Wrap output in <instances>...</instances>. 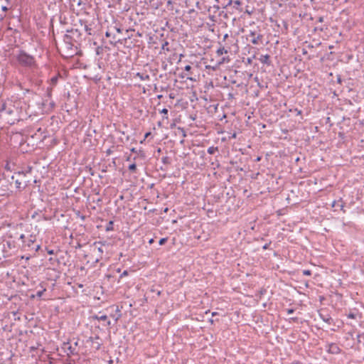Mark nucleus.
Here are the masks:
<instances>
[{"label":"nucleus","instance_id":"nucleus-14","mask_svg":"<svg viewBox=\"0 0 364 364\" xmlns=\"http://www.w3.org/2000/svg\"><path fill=\"white\" fill-rule=\"evenodd\" d=\"M18 239L22 240V242L23 243V247H25L26 245H27L28 247H31V245H34V241L33 240H31V239H29L28 240L27 243L25 244L26 243V241L24 240L25 235L23 234L20 235Z\"/></svg>","mask_w":364,"mask_h":364},{"label":"nucleus","instance_id":"nucleus-33","mask_svg":"<svg viewBox=\"0 0 364 364\" xmlns=\"http://www.w3.org/2000/svg\"><path fill=\"white\" fill-rule=\"evenodd\" d=\"M97 245H100L101 246L106 245V241H97L93 243L94 246H96Z\"/></svg>","mask_w":364,"mask_h":364},{"label":"nucleus","instance_id":"nucleus-51","mask_svg":"<svg viewBox=\"0 0 364 364\" xmlns=\"http://www.w3.org/2000/svg\"><path fill=\"white\" fill-rule=\"evenodd\" d=\"M317 30H319V31H323V28H321V27H319V28L316 27V28H314V31H317Z\"/></svg>","mask_w":364,"mask_h":364},{"label":"nucleus","instance_id":"nucleus-21","mask_svg":"<svg viewBox=\"0 0 364 364\" xmlns=\"http://www.w3.org/2000/svg\"><path fill=\"white\" fill-rule=\"evenodd\" d=\"M84 28H85V31H86V33L91 36L93 34V30L91 27V25H87V24H85V26H84Z\"/></svg>","mask_w":364,"mask_h":364},{"label":"nucleus","instance_id":"nucleus-1","mask_svg":"<svg viewBox=\"0 0 364 364\" xmlns=\"http://www.w3.org/2000/svg\"><path fill=\"white\" fill-rule=\"evenodd\" d=\"M16 237L11 234H7L5 238H1V253L4 257H8L11 255V252L14 251L16 247V242L15 241Z\"/></svg>","mask_w":364,"mask_h":364},{"label":"nucleus","instance_id":"nucleus-32","mask_svg":"<svg viewBox=\"0 0 364 364\" xmlns=\"http://www.w3.org/2000/svg\"><path fill=\"white\" fill-rule=\"evenodd\" d=\"M136 75L139 76L141 80H144V79L149 78V75H148L141 74L139 73H138L136 74Z\"/></svg>","mask_w":364,"mask_h":364},{"label":"nucleus","instance_id":"nucleus-20","mask_svg":"<svg viewBox=\"0 0 364 364\" xmlns=\"http://www.w3.org/2000/svg\"><path fill=\"white\" fill-rule=\"evenodd\" d=\"M161 161L164 165H170L171 164V159L170 157L165 156L161 158Z\"/></svg>","mask_w":364,"mask_h":364},{"label":"nucleus","instance_id":"nucleus-54","mask_svg":"<svg viewBox=\"0 0 364 364\" xmlns=\"http://www.w3.org/2000/svg\"><path fill=\"white\" fill-rule=\"evenodd\" d=\"M154 240L153 238H151V239H150V240H149V243L150 245H151V244H152V243H154Z\"/></svg>","mask_w":364,"mask_h":364},{"label":"nucleus","instance_id":"nucleus-17","mask_svg":"<svg viewBox=\"0 0 364 364\" xmlns=\"http://www.w3.org/2000/svg\"><path fill=\"white\" fill-rule=\"evenodd\" d=\"M332 207L339 208L341 210H343L344 208V203L342 200L340 201H333L332 204Z\"/></svg>","mask_w":364,"mask_h":364},{"label":"nucleus","instance_id":"nucleus-13","mask_svg":"<svg viewBox=\"0 0 364 364\" xmlns=\"http://www.w3.org/2000/svg\"><path fill=\"white\" fill-rule=\"evenodd\" d=\"M319 315V317L326 323H328V324H331V321H332V318L328 315V314H326L324 315L323 313L321 312H319L318 314Z\"/></svg>","mask_w":364,"mask_h":364},{"label":"nucleus","instance_id":"nucleus-60","mask_svg":"<svg viewBox=\"0 0 364 364\" xmlns=\"http://www.w3.org/2000/svg\"><path fill=\"white\" fill-rule=\"evenodd\" d=\"M291 319H292L293 321H297V319H298V318H297L296 317H295V318H291Z\"/></svg>","mask_w":364,"mask_h":364},{"label":"nucleus","instance_id":"nucleus-37","mask_svg":"<svg viewBox=\"0 0 364 364\" xmlns=\"http://www.w3.org/2000/svg\"><path fill=\"white\" fill-rule=\"evenodd\" d=\"M46 291V289H43V290H42V291H37V293H36V296H37L38 297H41V296H42V295L43 294V293H44V291Z\"/></svg>","mask_w":364,"mask_h":364},{"label":"nucleus","instance_id":"nucleus-57","mask_svg":"<svg viewBox=\"0 0 364 364\" xmlns=\"http://www.w3.org/2000/svg\"><path fill=\"white\" fill-rule=\"evenodd\" d=\"M157 97H158L159 99H161V98H162V97H163V95H158V96H157Z\"/></svg>","mask_w":364,"mask_h":364},{"label":"nucleus","instance_id":"nucleus-5","mask_svg":"<svg viewBox=\"0 0 364 364\" xmlns=\"http://www.w3.org/2000/svg\"><path fill=\"white\" fill-rule=\"evenodd\" d=\"M66 54L69 56H73L77 54V46L74 43H63Z\"/></svg>","mask_w":364,"mask_h":364},{"label":"nucleus","instance_id":"nucleus-24","mask_svg":"<svg viewBox=\"0 0 364 364\" xmlns=\"http://www.w3.org/2000/svg\"><path fill=\"white\" fill-rule=\"evenodd\" d=\"M113 225H114V222L112 220H110L108 224L106 226V228H105V230L107 232H109V231H112L113 230Z\"/></svg>","mask_w":364,"mask_h":364},{"label":"nucleus","instance_id":"nucleus-16","mask_svg":"<svg viewBox=\"0 0 364 364\" xmlns=\"http://www.w3.org/2000/svg\"><path fill=\"white\" fill-rule=\"evenodd\" d=\"M232 3H233V4H234L233 7H234L235 9H236L237 10H239L240 11H242V8H240V6H241V4H242V2H241L240 0H235V1H232V0H230V1L228 2V5H230Z\"/></svg>","mask_w":364,"mask_h":364},{"label":"nucleus","instance_id":"nucleus-22","mask_svg":"<svg viewBox=\"0 0 364 364\" xmlns=\"http://www.w3.org/2000/svg\"><path fill=\"white\" fill-rule=\"evenodd\" d=\"M216 53L218 56H221L222 55L227 53L228 50L224 47H222V48H219L217 50Z\"/></svg>","mask_w":364,"mask_h":364},{"label":"nucleus","instance_id":"nucleus-61","mask_svg":"<svg viewBox=\"0 0 364 364\" xmlns=\"http://www.w3.org/2000/svg\"><path fill=\"white\" fill-rule=\"evenodd\" d=\"M160 168H161V170H163V171H166V168H164V167H161Z\"/></svg>","mask_w":364,"mask_h":364},{"label":"nucleus","instance_id":"nucleus-58","mask_svg":"<svg viewBox=\"0 0 364 364\" xmlns=\"http://www.w3.org/2000/svg\"><path fill=\"white\" fill-rule=\"evenodd\" d=\"M330 122V117L326 118V123Z\"/></svg>","mask_w":364,"mask_h":364},{"label":"nucleus","instance_id":"nucleus-39","mask_svg":"<svg viewBox=\"0 0 364 364\" xmlns=\"http://www.w3.org/2000/svg\"><path fill=\"white\" fill-rule=\"evenodd\" d=\"M287 312L288 314H291L294 312V309H287Z\"/></svg>","mask_w":364,"mask_h":364},{"label":"nucleus","instance_id":"nucleus-34","mask_svg":"<svg viewBox=\"0 0 364 364\" xmlns=\"http://www.w3.org/2000/svg\"><path fill=\"white\" fill-rule=\"evenodd\" d=\"M15 184H16V187L17 188H18V189H20V188H23V187L21 186V181H19L18 179H16V180L15 181Z\"/></svg>","mask_w":364,"mask_h":364},{"label":"nucleus","instance_id":"nucleus-62","mask_svg":"<svg viewBox=\"0 0 364 364\" xmlns=\"http://www.w3.org/2000/svg\"><path fill=\"white\" fill-rule=\"evenodd\" d=\"M232 137V138H235V137H236V134H235H235H233Z\"/></svg>","mask_w":364,"mask_h":364},{"label":"nucleus","instance_id":"nucleus-9","mask_svg":"<svg viewBox=\"0 0 364 364\" xmlns=\"http://www.w3.org/2000/svg\"><path fill=\"white\" fill-rule=\"evenodd\" d=\"M341 348L336 343H331L328 345L327 351L331 354H338L341 352Z\"/></svg>","mask_w":364,"mask_h":364},{"label":"nucleus","instance_id":"nucleus-56","mask_svg":"<svg viewBox=\"0 0 364 364\" xmlns=\"http://www.w3.org/2000/svg\"><path fill=\"white\" fill-rule=\"evenodd\" d=\"M107 326H110L111 325V321L109 320H107Z\"/></svg>","mask_w":364,"mask_h":364},{"label":"nucleus","instance_id":"nucleus-31","mask_svg":"<svg viewBox=\"0 0 364 364\" xmlns=\"http://www.w3.org/2000/svg\"><path fill=\"white\" fill-rule=\"evenodd\" d=\"M167 240H168L167 237H163L159 240V243L160 245H164L167 242Z\"/></svg>","mask_w":364,"mask_h":364},{"label":"nucleus","instance_id":"nucleus-8","mask_svg":"<svg viewBox=\"0 0 364 364\" xmlns=\"http://www.w3.org/2000/svg\"><path fill=\"white\" fill-rule=\"evenodd\" d=\"M250 42L254 45H259L262 43V36L261 34H257L256 36L255 31H250Z\"/></svg>","mask_w":364,"mask_h":364},{"label":"nucleus","instance_id":"nucleus-30","mask_svg":"<svg viewBox=\"0 0 364 364\" xmlns=\"http://www.w3.org/2000/svg\"><path fill=\"white\" fill-rule=\"evenodd\" d=\"M58 80V76H54L51 79H50V85H54L57 83V81Z\"/></svg>","mask_w":364,"mask_h":364},{"label":"nucleus","instance_id":"nucleus-41","mask_svg":"<svg viewBox=\"0 0 364 364\" xmlns=\"http://www.w3.org/2000/svg\"><path fill=\"white\" fill-rule=\"evenodd\" d=\"M245 63H246L247 64H250H250H252V59L251 58H247V60H246V62H245Z\"/></svg>","mask_w":364,"mask_h":364},{"label":"nucleus","instance_id":"nucleus-52","mask_svg":"<svg viewBox=\"0 0 364 364\" xmlns=\"http://www.w3.org/2000/svg\"><path fill=\"white\" fill-rule=\"evenodd\" d=\"M228 96H229V98H233L234 97V95L232 92H229L228 93Z\"/></svg>","mask_w":364,"mask_h":364},{"label":"nucleus","instance_id":"nucleus-53","mask_svg":"<svg viewBox=\"0 0 364 364\" xmlns=\"http://www.w3.org/2000/svg\"><path fill=\"white\" fill-rule=\"evenodd\" d=\"M290 364H302V363H301L300 361H294Z\"/></svg>","mask_w":364,"mask_h":364},{"label":"nucleus","instance_id":"nucleus-26","mask_svg":"<svg viewBox=\"0 0 364 364\" xmlns=\"http://www.w3.org/2000/svg\"><path fill=\"white\" fill-rule=\"evenodd\" d=\"M128 168L131 172L134 173L136 171V165L135 164H132L129 166Z\"/></svg>","mask_w":364,"mask_h":364},{"label":"nucleus","instance_id":"nucleus-64","mask_svg":"<svg viewBox=\"0 0 364 364\" xmlns=\"http://www.w3.org/2000/svg\"><path fill=\"white\" fill-rule=\"evenodd\" d=\"M131 151H132V152H135V149H134V148H133V149H132V150H131Z\"/></svg>","mask_w":364,"mask_h":364},{"label":"nucleus","instance_id":"nucleus-12","mask_svg":"<svg viewBox=\"0 0 364 364\" xmlns=\"http://www.w3.org/2000/svg\"><path fill=\"white\" fill-rule=\"evenodd\" d=\"M192 69V67L189 65H187L184 68V72L182 73L183 77H186L187 79H189L191 80H193L192 77H190V75H192V73L191 72Z\"/></svg>","mask_w":364,"mask_h":364},{"label":"nucleus","instance_id":"nucleus-43","mask_svg":"<svg viewBox=\"0 0 364 364\" xmlns=\"http://www.w3.org/2000/svg\"><path fill=\"white\" fill-rule=\"evenodd\" d=\"M7 10H8L7 6H0V11H4V12H6Z\"/></svg>","mask_w":364,"mask_h":364},{"label":"nucleus","instance_id":"nucleus-59","mask_svg":"<svg viewBox=\"0 0 364 364\" xmlns=\"http://www.w3.org/2000/svg\"><path fill=\"white\" fill-rule=\"evenodd\" d=\"M217 314H218V313H217V312H213V313L212 314V316H216Z\"/></svg>","mask_w":364,"mask_h":364},{"label":"nucleus","instance_id":"nucleus-35","mask_svg":"<svg viewBox=\"0 0 364 364\" xmlns=\"http://www.w3.org/2000/svg\"><path fill=\"white\" fill-rule=\"evenodd\" d=\"M168 43L167 41H165L163 44H162V49L163 50H169L168 48Z\"/></svg>","mask_w":364,"mask_h":364},{"label":"nucleus","instance_id":"nucleus-63","mask_svg":"<svg viewBox=\"0 0 364 364\" xmlns=\"http://www.w3.org/2000/svg\"><path fill=\"white\" fill-rule=\"evenodd\" d=\"M262 127L263 129H264V128L266 127V125H265V124H262Z\"/></svg>","mask_w":364,"mask_h":364},{"label":"nucleus","instance_id":"nucleus-45","mask_svg":"<svg viewBox=\"0 0 364 364\" xmlns=\"http://www.w3.org/2000/svg\"><path fill=\"white\" fill-rule=\"evenodd\" d=\"M97 251L102 255L104 252V250L102 247H97Z\"/></svg>","mask_w":364,"mask_h":364},{"label":"nucleus","instance_id":"nucleus-11","mask_svg":"<svg viewBox=\"0 0 364 364\" xmlns=\"http://www.w3.org/2000/svg\"><path fill=\"white\" fill-rule=\"evenodd\" d=\"M188 102L186 98H181L176 100V103L174 104V106H178L181 107L182 109H185L188 107Z\"/></svg>","mask_w":364,"mask_h":364},{"label":"nucleus","instance_id":"nucleus-46","mask_svg":"<svg viewBox=\"0 0 364 364\" xmlns=\"http://www.w3.org/2000/svg\"><path fill=\"white\" fill-rule=\"evenodd\" d=\"M269 245H270V243H267V244H265V245L263 246V247H262V248H263L264 250H267V249L269 248Z\"/></svg>","mask_w":364,"mask_h":364},{"label":"nucleus","instance_id":"nucleus-44","mask_svg":"<svg viewBox=\"0 0 364 364\" xmlns=\"http://www.w3.org/2000/svg\"><path fill=\"white\" fill-rule=\"evenodd\" d=\"M6 1V0H0V6H7L4 2Z\"/></svg>","mask_w":364,"mask_h":364},{"label":"nucleus","instance_id":"nucleus-36","mask_svg":"<svg viewBox=\"0 0 364 364\" xmlns=\"http://www.w3.org/2000/svg\"><path fill=\"white\" fill-rule=\"evenodd\" d=\"M303 274L306 276H310L311 274V270L305 269L303 271Z\"/></svg>","mask_w":364,"mask_h":364},{"label":"nucleus","instance_id":"nucleus-38","mask_svg":"<svg viewBox=\"0 0 364 364\" xmlns=\"http://www.w3.org/2000/svg\"><path fill=\"white\" fill-rule=\"evenodd\" d=\"M6 16V12L4 11H0V21L2 20Z\"/></svg>","mask_w":364,"mask_h":364},{"label":"nucleus","instance_id":"nucleus-40","mask_svg":"<svg viewBox=\"0 0 364 364\" xmlns=\"http://www.w3.org/2000/svg\"><path fill=\"white\" fill-rule=\"evenodd\" d=\"M355 316L356 315L353 313H350L348 315V317L350 318H355Z\"/></svg>","mask_w":364,"mask_h":364},{"label":"nucleus","instance_id":"nucleus-50","mask_svg":"<svg viewBox=\"0 0 364 364\" xmlns=\"http://www.w3.org/2000/svg\"><path fill=\"white\" fill-rule=\"evenodd\" d=\"M36 247H33L32 248L36 250V251H37L39 248H40V245H35Z\"/></svg>","mask_w":364,"mask_h":364},{"label":"nucleus","instance_id":"nucleus-15","mask_svg":"<svg viewBox=\"0 0 364 364\" xmlns=\"http://www.w3.org/2000/svg\"><path fill=\"white\" fill-rule=\"evenodd\" d=\"M189 94H190V96H188V99L191 102V106H192L193 107H195V105L193 104V102L198 100L196 92H189Z\"/></svg>","mask_w":364,"mask_h":364},{"label":"nucleus","instance_id":"nucleus-27","mask_svg":"<svg viewBox=\"0 0 364 364\" xmlns=\"http://www.w3.org/2000/svg\"><path fill=\"white\" fill-rule=\"evenodd\" d=\"M161 113L164 114V116L163 117V120L164 119H168V109L166 108H164L163 109H161Z\"/></svg>","mask_w":364,"mask_h":364},{"label":"nucleus","instance_id":"nucleus-6","mask_svg":"<svg viewBox=\"0 0 364 364\" xmlns=\"http://www.w3.org/2000/svg\"><path fill=\"white\" fill-rule=\"evenodd\" d=\"M100 340V338L98 335H96L95 336L92 337L90 336L87 338V343H91L92 347L95 348L96 350H100L102 343L99 341Z\"/></svg>","mask_w":364,"mask_h":364},{"label":"nucleus","instance_id":"nucleus-18","mask_svg":"<svg viewBox=\"0 0 364 364\" xmlns=\"http://www.w3.org/2000/svg\"><path fill=\"white\" fill-rule=\"evenodd\" d=\"M225 61H229L228 57L222 58L221 60L218 61L215 66H213V70H216L221 64L224 63Z\"/></svg>","mask_w":364,"mask_h":364},{"label":"nucleus","instance_id":"nucleus-55","mask_svg":"<svg viewBox=\"0 0 364 364\" xmlns=\"http://www.w3.org/2000/svg\"><path fill=\"white\" fill-rule=\"evenodd\" d=\"M337 81H338V82L341 83V77H340V76H338V77H337Z\"/></svg>","mask_w":364,"mask_h":364},{"label":"nucleus","instance_id":"nucleus-42","mask_svg":"<svg viewBox=\"0 0 364 364\" xmlns=\"http://www.w3.org/2000/svg\"><path fill=\"white\" fill-rule=\"evenodd\" d=\"M127 275H128V272H127V270H124V271L122 272V274H121V275H120V278H122V277H124V276H127Z\"/></svg>","mask_w":364,"mask_h":364},{"label":"nucleus","instance_id":"nucleus-23","mask_svg":"<svg viewBox=\"0 0 364 364\" xmlns=\"http://www.w3.org/2000/svg\"><path fill=\"white\" fill-rule=\"evenodd\" d=\"M218 151V148L217 146H210L208 149L207 151L209 154H214Z\"/></svg>","mask_w":364,"mask_h":364},{"label":"nucleus","instance_id":"nucleus-28","mask_svg":"<svg viewBox=\"0 0 364 364\" xmlns=\"http://www.w3.org/2000/svg\"><path fill=\"white\" fill-rule=\"evenodd\" d=\"M151 291L153 293H155L158 296H159L161 294V290H159L158 289H155L154 287L151 289Z\"/></svg>","mask_w":364,"mask_h":364},{"label":"nucleus","instance_id":"nucleus-25","mask_svg":"<svg viewBox=\"0 0 364 364\" xmlns=\"http://www.w3.org/2000/svg\"><path fill=\"white\" fill-rule=\"evenodd\" d=\"M93 318L94 319H97L98 321H107V316L106 315H102V316L95 315V316H93Z\"/></svg>","mask_w":364,"mask_h":364},{"label":"nucleus","instance_id":"nucleus-2","mask_svg":"<svg viewBox=\"0 0 364 364\" xmlns=\"http://www.w3.org/2000/svg\"><path fill=\"white\" fill-rule=\"evenodd\" d=\"M16 58L18 64L23 67L32 68L36 65L34 57L24 50H19Z\"/></svg>","mask_w":364,"mask_h":364},{"label":"nucleus","instance_id":"nucleus-3","mask_svg":"<svg viewBox=\"0 0 364 364\" xmlns=\"http://www.w3.org/2000/svg\"><path fill=\"white\" fill-rule=\"evenodd\" d=\"M123 29L121 27H117V26H110L108 28L107 31L105 33V36L107 38H110V43L116 44L118 42H122L125 38H120L119 34L122 33Z\"/></svg>","mask_w":364,"mask_h":364},{"label":"nucleus","instance_id":"nucleus-29","mask_svg":"<svg viewBox=\"0 0 364 364\" xmlns=\"http://www.w3.org/2000/svg\"><path fill=\"white\" fill-rule=\"evenodd\" d=\"M49 261L50 262V263H51L53 265H55V263H56L57 264H58L60 263V262H59V259H55V258H53V257H50V258L49 259Z\"/></svg>","mask_w":364,"mask_h":364},{"label":"nucleus","instance_id":"nucleus-48","mask_svg":"<svg viewBox=\"0 0 364 364\" xmlns=\"http://www.w3.org/2000/svg\"><path fill=\"white\" fill-rule=\"evenodd\" d=\"M47 252L49 255H53L54 254V250H47Z\"/></svg>","mask_w":364,"mask_h":364},{"label":"nucleus","instance_id":"nucleus-19","mask_svg":"<svg viewBox=\"0 0 364 364\" xmlns=\"http://www.w3.org/2000/svg\"><path fill=\"white\" fill-rule=\"evenodd\" d=\"M168 97H169L170 101L169 102L167 101L166 103H168V106L169 107H171L172 105H174V104H175V103H173V100L175 99L176 95H174L173 92H170L168 95Z\"/></svg>","mask_w":364,"mask_h":364},{"label":"nucleus","instance_id":"nucleus-4","mask_svg":"<svg viewBox=\"0 0 364 364\" xmlns=\"http://www.w3.org/2000/svg\"><path fill=\"white\" fill-rule=\"evenodd\" d=\"M80 36L77 29L68 30L67 33L63 36V43H77V38Z\"/></svg>","mask_w":364,"mask_h":364},{"label":"nucleus","instance_id":"nucleus-10","mask_svg":"<svg viewBox=\"0 0 364 364\" xmlns=\"http://www.w3.org/2000/svg\"><path fill=\"white\" fill-rule=\"evenodd\" d=\"M258 60L264 65H272V61L270 60V55L268 54L261 55Z\"/></svg>","mask_w":364,"mask_h":364},{"label":"nucleus","instance_id":"nucleus-7","mask_svg":"<svg viewBox=\"0 0 364 364\" xmlns=\"http://www.w3.org/2000/svg\"><path fill=\"white\" fill-rule=\"evenodd\" d=\"M46 99L43 100L42 105L44 107H48V109H53L55 106V103L51 100V92H46Z\"/></svg>","mask_w":364,"mask_h":364},{"label":"nucleus","instance_id":"nucleus-49","mask_svg":"<svg viewBox=\"0 0 364 364\" xmlns=\"http://www.w3.org/2000/svg\"><path fill=\"white\" fill-rule=\"evenodd\" d=\"M318 21L320 22V23H322L323 21V16H320L318 19Z\"/></svg>","mask_w":364,"mask_h":364},{"label":"nucleus","instance_id":"nucleus-47","mask_svg":"<svg viewBox=\"0 0 364 364\" xmlns=\"http://www.w3.org/2000/svg\"><path fill=\"white\" fill-rule=\"evenodd\" d=\"M345 134L343 132H338V136L343 139Z\"/></svg>","mask_w":364,"mask_h":364}]
</instances>
